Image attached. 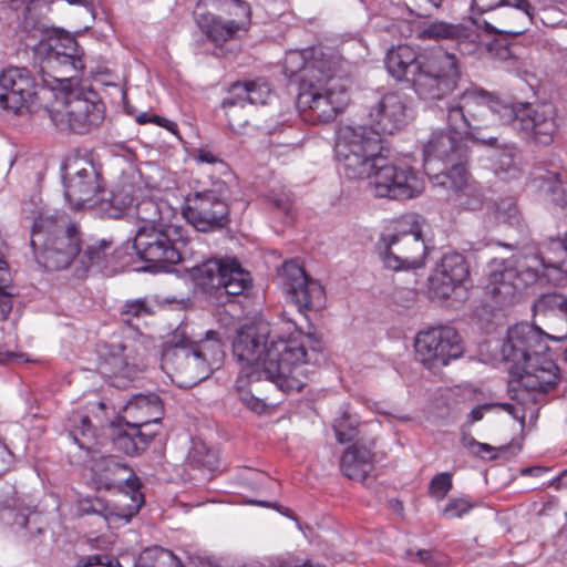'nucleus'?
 I'll return each instance as SVG.
<instances>
[{
    "instance_id": "1",
    "label": "nucleus",
    "mask_w": 567,
    "mask_h": 567,
    "mask_svg": "<svg viewBox=\"0 0 567 567\" xmlns=\"http://www.w3.org/2000/svg\"><path fill=\"white\" fill-rule=\"evenodd\" d=\"M320 351V340L313 333L298 332L284 339L271 334L266 323L244 326L233 341V354L241 364L239 386L246 378L260 379L282 392L301 391L306 385L310 361L306 347Z\"/></svg>"
},
{
    "instance_id": "2",
    "label": "nucleus",
    "mask_w": 567,
    "mask_h": 567,
    "mask_svg": "<svg viewBox=\"0 0 567 567\" xmlns=\"http://www.w3.org/2000/svg\"><path fill=\"white\" fill-rule=\"evenodd\" d=\"M385 68L398 80L411 73L417 95L433 102L451 94L460 79L456 56L441 48L417 55L412 47L399 44L388 51Z\"/></svg>"
},
{
    "instance_id": "3",
    "label": "nucleus",
    "mask_w": 567,
    "mask_h": 567,
    "mask_svg": "<svg viewBox=\"0 0 567 567\" xmlns=\"http://www.w3.org/2000/svg\"><path fill=\"white\" fill-rule=\"evenodd\" d=\"M565 260L538 255H515L493 259L487 266L485 295L496 306L512 305L535 284H558Z\"/></svg>"
},
{
    "instance_id": "4",
    "label": "nucleus",
    "mask_w": 567,
    "mask_h": 567,
    "mask_svg": "<svg viewBox=\"0 0 567 567\" xmlns=\"http://www.w3.org/2000/svg\"><path fill=\"white\" fill-rule=\"evenodd\" d=\"M225 358L216 332L193 342L183 330H177L163 346L161 368L179 388H192L219 369Z\"/></svg>"
},
{
    "instance_id": "5",
    "label": "nucleus",
    "mask_w": 567,
    "mask_h": 567,
    "mask_svg": "<svg viewBox=\"0 0 567 567\" xmlns=\"http://www.w3.org/2000/svg\"><path fill=\"white\" fill-rule=\"evenodd\" d=\"M81 231L63 216L40 214L33 223L30 246L39 265L49 270L70 266L80 254Z\"/></svg>"
},
{
    "instance_id": "6",
    "label": "nucleus",
    "mask_w": 567,
    "mask_h": 567,
    "mask_svg": "<svg viewBox=\"0 0 567 567\" xmlns=\"http://www.w3.org/2000/svg\"><path fill=\"white\" fill-rule=\"evenodd\" d=\"M30 39L37 42L41 60L42 81L51 89L78 79L85 64L74 38L56 29L34 28Z\"/></svg>"
},
{
    "instance_id": "7",
    "label": "nucleus",
    "mask_w": 567,
    "mask_h": 567,
    "mask_svg": "<svg viewBox=\"0 0 567 567\" xmlns=\"http://www.w3.org/2000/svg\"><path fill=\"white\" fill-rule=\"evenodd\" d=\"M501 106H507V102L494 97L482 89H466L447 103V124L453 131L465 134L473 141L496 146L497 137L486 136L482 130L488 126L491 122L488 116L496 117L501 124H504V111L499 110Z\"/></svg>"
},
{
    "instance_id": "8",
    "label": "nucleus",
    "mask_w": 567,
    "mask_h": 567,
    "mask_svg": "<svg viewBox=\"0 0 567 567\" xmlns=\"http://www.w3.org/2000/svg\"><path fill=\"white\" fill-rule=\"evenodd\" d=\"M350 102L346 81L337 75V66L320 76L310 74L300 81L297 105L303 117L311 123H329Z\"/></svg>"
},
{
    "instance_id": "9",
    "label": "nucleus",
    "mask_w": 567,
    "mask_h": 567,
    "mask_svg": "<svg viewBox=\"0 0 567 567\" xmlns=\"http://www.w3.org/2000/svg\"><path fill=\"white\" fill-rule=\"evenodd\" d=\"M377 251L388 269L400 271L422 267L426 246L419 217L404 216L393 228L385 229L377 243Z\"/></svg>"
},
{
    "instance_id": "10",
    "label": "nucleus",
    "mask_w": 567,
    "mask_h": 567,
    "mask_svg": "<svg viewBox=\"0 0 567 567\" xmlns=\"http://www.w3.org/2000/svg\"><path fill=\"white\" fill-rule=\"evenodd\" d=\"M334 154L347 178L364 179L382 156L381 138L365 126L343 125L337 133Z\"/></svg>"
},
{
    "instance_id": "11",
    "label": "nucleus",
    "mask_w": 567,
    "mask_h": 567,
    "mask_svg": "<svg viewBox=\"0 0 567 567\" xmlns=\"http://www.w3.org/2000/svg\"><path fill=\"white\" fill-rule=\"evenodd\" d=\"M187 243L181 225L167 223L157 226H140L133 247L141 260L152 270H167L182 260L181 248Z\"/></svg>"
},
{
    "instance_id": "12",
    "label": "nucleus",
    "mask_w": 567,
    "mask_h": 567,
    "mask_svg": "<svg viewBox=\"0 0 567 567\" xmlns=\"http://www.w3.org/2000/svg\"><path fill=\"white\" fill-rule=\"evenodd\" d=\"M517 388L514 399L525 409L545 404L547 395L554 392L560 381V369L548 352L532 357L525 364L512 368Z\"/></svg>"
},
{
    "instance_id": "13",
    "label": "nucleus",
    "mask_w": 567,
    "mask_h": 567,
    "mask_svg": "<svg viewBox=\"0 0 567 567\" xmlns=\"http://www.w3.org/2000/svg\"><path fill=\"white\" fill-rule=\"evenodd\" d=\"M465 134H458L447 124L446 130L431 134L423 147L424 167L436 184L467 168L468 147Z\"/></svg>"
},
{
    "instance_id": "14",
    "label": "nucleus",
    "mask_w": 567,
    "mask_h": 567,
    "mask_svg": "<svg viewBox=\"0 0 567 567\" xmlns=\"http://www.w3.org/2000/svg\"><path fill=\"white\" fill-rule=\"evenodd\" d=\"M369 178L371 193L379 198L412 199L424 189L423 178L408 164L388 163L382 155Z\"/></svg>"
},
{
    "instance_id": "15",
    "label": "nucleus",
    "mask_w": 567,
    "mask_h": 567,
    "mask_svg": "<svg viewBox=\"0 0 567 567\" xmlns=\"http://www.w3.org/2000/svg\"><path fill=\"white\" fill-rule=\"evenodd\" d=\"M193 277L204 291L240 296L251 285L250 274L236 258H212L193 268Z\"/></svg>"
},
{
    "instance_id": "16",
    "label": "nucleus",
    "mask_w": 567,
    "mask_h": 567,
    "mask_svg": "<svg viewBox=\"0 0 567 567\" xmlns=\"http://www.w3.org/2000/svg\"><path fill=\"white\" fill-rule=\"evenodd\" d=\"M227 193L226 184L218 182L210 189L189 194L185 198L183 216L197 231L209 233L224 228L229 221Z\"/></svg>"
},
{
    "instance_id": "17",
    "label": "nucleus",
    "mask_w": 567,
    "mask_h": 567,
    "mask_svg": "<svg viewBox=\"0 0 567 567\" xmlns=\"http://www.w3.org/2000/svg\"><path fill=\"white\" fill-rule=\"evenodd\" d=\"M415 357L426 369L441 370L463 355L464 346L458 332L450 326L431 327L414 339Z\"/></svg>"
},
{
    "instance_id": "18",
    "label": "nucleus",
    "mask_w": 567,
    "mask_h": 567,
    "mask_svg": "<svg viewBox=\"0 0 567 567\" xmlns=\"http://www.w3.org/2000/svg\"><path fill=\"white\" fill-rule=\"evenodd\" d=\"M504 111V124H511L514 130L522 132L525 137L535 143L548 145L553 142L557 130L556 107L551 103H542L533 106L529 103L501 106Z\"/></svg>"
},
{
    "instance_id": "19",
    "label": "nucleus",
    "mask_w": 567,
    "mask_h": 567,
    "mask_svg": "<svg viewBox=\"0 0 567 567\" xmlns=\"http://www.w3.org/2000/svg\"><path fill=\"white\" fill-rule=\"evenodd\" d=\"M82 94H71L68 100L56 107L49 110L54 125L61 131L86 134L97 128L104 121L105 107L101 101Z\"/></svg>"
},
{
    "instance_id": "20",
    "label": "nucleus",
    "mask_w": 567,
    "mask_h": 567,
    "mask_svg": "<svg viewBox=\"0 0 567 567\" xmlns=\"http://www.w3.org/2000/svg\"><path fill=\"white\" fill-rule=\"evenodd\" d=\"M64 197L74 209H80L94 200L101 192V177L92 159L70 155L63 165Z\"/></svg>"
},
{
    "instance_id": "21",
    "label": "nucleus",
    "mask_w": 567,
    "mask_h": 567,
    "mask_svg": "<svg viewBox=\"0 0 567 567\" xmlns=\"http://www.w3.org/2000/svg\"><path fill=\"white\" fill-rule=\"evenodd\" d=\"M99 369L105 375L133 380L145 370V349L132 339H117L105 342L99 350Z\"/></svg>"
},
{
    "instance_id": "22",
    "label": "nucleus",
    "mask_w": 567,
    "mask_h": 567,
    "mask_svg": "<svg viewBox=\"0 0 567 567\" xmlns=\"http://www.w3.org/2000/svg\"><path fill=\"white\" fill-rule=\"evenodd\" d=\"M282 289L306 317V311L320 310L326 303V292L319 281L307 276L295 261H286L279 272Z\"/></svg>"
},
{
    "instance_id": "23",
    "label": "nucleus",
    "mask_w": 567,
    "mask_h": 567,
    "mask_svg": "<svg viewBox=\"0 0 567 567\" xmlns=\"http://www.w3.org/2000/svg\"><path fill=\"white\" fill-rule=\"evenodd\" d=\"M208 8L230 14H237V11L248 14L249 10L247 3L241 0H198L194 11L196 23L203 33L217 44L231 39L239 30V24L235 20H221L207 11Z\"/></svg>"
},
{
    "instance_id": "24",
    "label": "nucleus",
    "mask_w": 567,
    "mask_h": 567,
    "mask_svg": "<svg viewBox=\"0 0 567 567\" xmlns=\"http://www.w3.org/2000/svg\"><path fill=\"white\" fill-rule=\"evenodd\" d=\"M35 84L25 68L11 66L0 74V109L23 115L30 111L35 97Z\"/></svg>"
},
{
    "instance_id": "25",
    "label": "nucleus",
    "mask_w": 567,
    "mask_h": 567,
    "mask_svg": "<svg viewBox=\"0 0 567 567\" xmlns=\"http://www.w3.org/2000/svg\"><path fill=\"white\" fill-rule=\"evenodd\" d=\"M545 338L544 332L538 327L525 322L515 324L507 331L506 340L501 350L502 355L505 361L513 363L512 368L523 365L532 357L549 352Z\"/></svg>"
},
{
    "instance_id": "26",
    "label": "nucleus",
    "mask_w": 567,
    "mask_h": 567,
    "mask_svg": "<svg viewBox=\"0 0 567 567\" xmlns=\"http://www.w3.org/2000/svg\"><path fill=\"white\" fill-rule=\"evenodd\" d=\"M371 130L380 134H394L405 127L411 118L405 96L398 92L382 95L369 111Z\"/></svg>"
},
{
    "instance_id": "27",
    "label": "nucleus",
    "mask_w": 567,
    "mask_h": 567,
    "mask_svg": "<svg viewBox=\"0 0 567 567\" xmlns=\"http://www.w3.org/2000/svg\"><path fill=\"white\" fill-rule=\"evenodd\" d=\"M271 99V89L268 82L262 79L233 84L230 89V96L225 99L223 102L230 127L235 130L236 127H241L247 123V120L243 122L238 121L237 106L243 107L246 103L265 105L269 103Z\"/></svg>"
},
{
    "instance_id": "28",
    "label": "nucleus",
    "mask_w": 567,
    "mask_h": 567,
    "mask_svg": "<svg viewBox=\"0 0 567 567\" xmlns=\"http://www.w3.org/2000/svg\"><path fill=\"white\" fill-rule=\"evenodd\" d=\"M338 60L326 54L320 48H307L303 50H290L284 60V72L287 76L299 75V82L305 80L310 72L316 76L338 65Z\"/></svg>"
},
{
    "instance_id": "29",
    "label": "nucleus",
    "mask_w": 567,
    "mask_h": 567,
    "mask_svg": "<svg viewBox=\"0 0 567 567\" xmlns=\"http://www.w3.org/2000/svg\"><path fill=\"white\" fill-rule=\"evenodd\" d=\"M535 316L546 319L545 324L550 332L546 339L560 341L567 338V297L550 292L540 295L533 305Z\"/></svg>"
},
{
    "instance_id": "30",
    "label": "nucleus",
    "mask_w": 567,
    "mask_h": 567,
    "mask_svg": "<svg viewBox=\"0 0 567 567\" xmlns=\"http://www.w3.org/2000/svg\"><path fill=\"white\" fill-rule=\"evenodd\" d=\"M533 11L534 8L530 3L528 8L504 7L492 21L476 19L475 23L488 34L516 37L523 34L528 29Z\"/></svg>"
},
{
    "instance_id": "31",
    "label": "nucleus",
    "mask_w": 567,
    "mask_h": 567,
    "mask_svg": "<svg viewBox=\"0 0 567 567\" xmlns=\"http://www.w3.org/2000/svg\"><path fill=\"white\" fill-rule=\"evenodd\" d=\"M92 472L97 483L110 489L126 483L127 487L133 491V496L141 495L137 493L140 487L138 478L131 467L121 462L118 457L113 455H103L93 460Z\"/></svg>"
},
{
    "instance_id": "32",
    "label": "nucleus",
    "mask_w": 567,
    "mask_h": 567,
    "mask_svg": "<svg viewBox=\"0 0 567 567\" xmlns=\"http://www.w3.org/2000/svg\"><path fill=\"white\" fill-rule=\"evenodd\" d=\"M127 427H138L150 431L151 425L157 424L163 416V404L157 394H136L124 406Z\"/></svg>"
},
{
    "instance_id": "33",
    "label": "nucleus",
    "mask_w": 567,
    "mask_h": 567,
    "mask_svg": "<svg viewBox=\"0 0 567 567\" xmlns=\"http://www.w3.org/2000/svg\"><path fill=\"white\" fill-rule=\"evenodd\" d=\"M131 501L132 504L125 507L111 508L97 497L80 499L78 503V515H96L109 527L118 522L127 524L138 513L144 502L142 495L132 496Z\"/></svg>"
},
{
    "instance_id": "34",
    "label": "nucleus",
    "mask_w": 567,
    "mask_h": 567,
    "mask_svg": "<svg viewBox=\"0 0 567 567\" xmlns=\"http://www.w3.org/2000/svg\"><path fill=\"white\" fill-rule=\"evenodd\" d=\"M145 192V185L135 176H124L111 192L107 214L112 218L128 217L131 207Z\"/></svg>"
},
{
    "instance_id": "35",
    "label": "nucleus",
    "mask_w": 567,
    "mask_h": 567,
    "mask_svg": "<svg viewBox=\"0 0 567 567\" xmlns=\"http://www.w3.org/2000/svg\"><path fill=\"white\" fill-rule=\"evenodd\" d=\"M373 442H355L341 456L340 468L350 480L364 481L374 467Z\"/></svg>"
},
{
    "instance_id": "36",
    "label": "nucleus",
    "mask_w": 567,
    "mask_h": 567,
    "mask_svg": "<svg viewBox=\"0 0 567 567\" xmlns=\"http://www.w3.org/2000/svg\"><path fill=\"white\" fill-rule=\"evenodd\" d=\"M452 189L455 194V202L458 206L476 210L483 206L484 194L482 188L471 179L467 168L455 173L454 176L440 184Z\"/></svg>"
},
{
    "instance_id": "37",
    "label": "nucleus",
    "mask_w": 567,
    "mask_h": 567,
    "mask_svg": "<svg viewBox=\"0 0 567 567\" xmlns=\"http://www.w3.org/2000/svg\"><path fill=\"white\" fill-rule=\"evenodd\" d=\"M79 260L85 270L104 271L114 266L115 247L112 240L100 239L86 245Z\"/></svg>"
},
{
    "instance_id": "38",
    "label": "nucleus",
    "mask_w": 567,
    "mask_h": 567,
    "mask_svg": "<svg viewBox=\"0 0 567 567\" xmlns=\"http://www.w3.org/2000/svg\"><path fill=\"white\" fill-rule=\"evenodd\" d=\"M165 213H169L168 207L156 200L145 185V192L140 196L134 207H131L128 218H134L143 223L142 226H157L159 224H167L164 220Z\"/></svg>"
},
{
    "instance_id": "39",
    "label": "nucleus",
    "mask_w": 567,
    "mask_h": 567,
    "mask_svg": "<svg viewBox=\"0 0 567 567\" xmlns=\"http://www.w3.org/2000/svg\"><path fill=\"white\" fill-rule=\"evenodd\" d=\"M156 435L155 431H142L138 427H127L114 440L116 447L127 455L138 454Z\"/></svg>"
},
{
    "instance_id": "40",
    "label": "nucleus",
    "mask_w": 567,
    "mask_h": 567,
    "mask_svg": "<svg viewBox=\"0 0 567 567\" xmlns=\"http://www.w3.org/2000/svg\"><path fill=\"white\" fill-rule=\"evenodd\" d=\"M536 179L539 182L538 187L550 196L555 205L567 207V174L547 171Z\"/></svg>"
},
{
    "instance_id": "41",
    "label": "nucleus",
    "mask_w": 567,
    "mask_h": 567,
    "mask_svg": "<svg viewBox=\"0 0 567 567\" xmlns=\"http://www.w3.org/2000/svg\"><path fill=\"white\" fill-rule=\"evenodd\" d=\"M261 382H266L264 375H260V379L246 378L243 386H239L238 377L235 385L241 403L247 409L258 414L265 412L267 408V398H260L256 395V393L260 394L262 392L259 385Z\"/></svg>"
},
{
    "instance_id": "42",
    "label": "nucleus",
    "mask_w": 567,
    "mask_h": 567,
    "mask_svg": "<svg viewBox=\"0 0 567 567\" xmlns=\"http://www.w3.org/2000/svg\"><path fill=\"white\" fill-rule=\"evenodd\" d=\"M91 547L94 549H99L104 553L87 555L79 558L74 567H92V566H105V567H122L118 559L114 556L106 554L110 546L112 545L111 540L105 539L104 537H96L90 540Z\"/></svg>"
},
{
    "instance_id": "43",
    "label": "nucleus",
    "mask_w": 567,
    "mask_h": 567,
    "mask_svg": "<svg viewBox=\"0 0 567 567\" xmlns=\"http://www.w3.org/2000/svg\"><path fill=\"white\" fill-rule=\"evenodd\" d=\"M493 167L496 174H507L515 177L518 173L519 153L512 144L496 147L492 155Z\"/></svg>"
},
{
    "instance_id": "44",
    "label": "nucleus",
    "mask_w": 567,
    "mask_h": 567,
    "mask_svg": "<svg viewBox=\"0 0 567 567\" xmlns=\"http://www.w3.org/2000/svg\"><path fill=\"white\" fill-rule=\"evenodd\" d=\"M436 268L457 286L462 285L470 275L468 265L464 256L458 252L444 255Z\"/></svg>"
},
{
    "instance_id": "45",
    "label": "nucleus",
    "mask_w": 567,
    "mask_h": 567,
    "mask_svg": "<svg viewBox=\"0 0 567 567\" xmlns=\"http://www.w3.org/2000/svg\"><path fill=\"white\" fill-rule=\"evenodd\" d=\"M141 567L178 566V558L168 549L159 546L145 548L138 558Z\"/></svg>"
},
{
    "instance_id": "46",
    "label": "nucleus",
    "mask_w": 567,
    "mask_h": 567,
    "mask_svg": "<svg viewBox=\"0 0 567 567\" xmlns=\"http://www.w3.org/2000/svg\"><path fill=\"white\" fill-rule=\"evenodd\" d=\"M456 32H460V24H452L444 21H434L421 25L416 30V35L421 40H453Z\"/></svg>"
},
{
    "instance_id": "47",
    "label": "nucleus",
    "mask_w": 567,
    "mask_h": 567,
    "mask_svg": "<svg viewBox=\"0 0 567 567\" xmlns=\"http://www.w3.org/2000/svg\"><path fill=\"white\" fill-rule=\"evenodd\" d=\"M152 315V307L145 299H134L125 301L120 312L121 320L131 327L136 326V322L147 317H151Z\"/></svg>"
},
{
    "instance_id": "48",
    "label": "nucleus",
    "mask_w": 567,
    "mask_h": 567,
    "mask_svg": "<svg viewBox=\"0 0 567 567\" xmlns=\"http://www.w3.org/2000/svg\"><path fill=\"white\" fill-rule=\"evenodd\" d=\"M456 44V49L466 55L475 54V53H485L484 44L480 40V35L476 31L471 30L466 27L460 24V32H456L454 39L452 40Z\"/></svg>"
},
{
    "instance_id": "49",
    "label": "nucleus",
    "mask_w": 567,
    "mask_h": 567,
    "mask_svg": "<svg viewBox=\"0 0 567 567\" xmlns=\"http://www.w3.org/2000/svg\"><path fill=\"white\" fill-rule=\"evenodd\" d=\"M457 287L452 280H449L437 268L429 277V291L433 298H447Z\"/></svg>"
},
{
    "instance_id": "50",
    "label": "nucleus",
    "mask_w": 567,
    "mask_h": 567,
    "mask_svg": "<svg viewBox=\"0 0 567 567\" xmlns=\"http://www.w3.org/2000/svg\"><path fill=\"white\" fill-rule=\"evenodd\" d=\"M495 216L499 223L509 226L518 225L520 221L519 210L513 198H503L495 204Z\"/></svg>"
},
{
    "instance_id": "51",
    "label": "nucleus",
    "mask_w": 567,
    "mask_h": 567,
    "mask_svg": "<svg viewBox=\"0 0 567 567\" xmlns=\"http://www.w3.org/2000/svg\"><path fill=\"white\" fill-rule=\"evenodd\" d=\"M504 7L528 8V0H472V11L483 14L485 12Z\"/></svg>"
},
{
    "instance_id": "52",
    "label": "nucleus",
    "mask_w": 567,
    "mask_h": 567,
    "mask_svg": "<svg viewBox=\"0 0 567 567\" xmlns=\"http://www.w3.org/2000/svg\"><path fill=\"white\" fill-rule=\"evenodd\" d=\"M333 430L336 437L340 443L354 440L359 433L355 421H353L349 415H343L342 417L336 420Z\"/></svg>"
},
{
    "instance_id": "53",
    "label": "nucleus",
    "mask_w": 567,
    "mask_h": 567,
    "mask_svg": "<svg viewBox=\"0 0 567 567\" xmlns=\"http://www.w3.org/2000/svg\"><path fill=\"white\" fill-rule=\"evenodd\" d=\"M473 508L470 498L458 497L450 498L442 511V515L446 519L461 518Z\"/></svg>"
},
{
    "instance_id": "54",
    "label": "nucleus",
    "mask_w": 567,
    "mask_h": 567,
    "mask_svg": "<svg viewBox=\"0 0 567 567\" xmlns=\"http://www.w3.org/2000/svg\"><path fill=\"white\" fill-rule=\"evenodd\" d=\"M452 488V476L450 473L436 474L430 482V495L442 501Z\"/></svg>"
},
{
    "instance_id": "55",
    "label": "nucleus",
    "mask_w": 567,
    "mask_h": 567,
    "mask_svg": "<svg viewBox=\"0 0 567 567\" xmlns=\"http://www.w3.org/2000/svg\"><path fill=\"white\" fill-rule=\"evenodd\" d=\"M484 52L488 54L489 58L499 61H508L514 56L508 44L499 39H494L491 42H486L484 44Z\"/></svg>"
},
{
    "instance_id": "56",
    "label": "nucleus",
    "mask_w": 567,
    "mask_h": 567,
    "mask_svg": "<svg viewBox=\"0 0 567 567\" xmlns=\"http://www.w3.org/2000/svg\"><path fill=\"white\" fill-rule=\"evenodd\" d=\"M495 408H502L508 413H513V405L509 403H484L475 406L468 414V423H475L484 417L485 412H488Z\"/></svg>"
},
{
    "instance_id": "57",
    "label": "nucleus",
    "mask_w": 567,
    "mask_h": 567,
    "mask_svg": "<svg viewBox=\"0 0 567 567\" xmlns=\"http://www.w3.org/2000/svg\"><path fill=\"white\" fill-rule=\"evenodd\" d=\"M270 202L284 215L290 216L293 209V198L290 193L272 194Z\"/></svg>"
},
{
    "instance_id": "58",
    "label": "nucleus",
    "mask_w": 567,
    "mask_h": 567,
    "mask_svg": "<svg viewBox=\"0 0 567 567\" xmlns=\"http://www.w3.org/2000/svg\"><path fill=\"white\" fill-rule=\"evenodd\" d=\"M11 292L0 291V319L6 320L12 310Z\"/></svg>"
},
{
    "instance_id": "59",
    "label": "nucleus",
    "mask_w": 567,
    "mask_h": 567,
    "mask_svg": "<svg viewBox=\"0 0 567 567\" xmlns=\"http://www.w3.org/2000/svg\"><path fill=\"white\" fill-rule=\"evenodd\" d=\"M12 454L8 446L0 441V473L11 463Z\"/></svg>"
},
{
    "instance_id": "60",
    "label": "nucleus",
    "mask_w": 567,
    "mask_h": 567,
    "mask_svg": "<svg viewBox=\"0 0 567 567\" xmlns=\"http://www.w3.org/2000/svg\"><path fill=\"white\" fill-rule=\"evenodd\" d=\"M11 275L7 268V265L0 267V291L7 290L10 287Z\"/></svg>"
},
{
    "instance_id": "61",
    "label": "nucleus",
    "mask_w": 567,
    "mask_h": 567,
    "mask_svg": "<svg viewBox=\"0 0 567 567\" xmlns=\"http://www.w3.org/2000/svg\"><path fill=\"white\" fill-rule=\"evenodd\" d=\"M151 121L153 123H156L159 126H163V127L167 128L172 133H176V131H177L176 123H174V122H172V121H169L167 118H163V117H159L157 115H153Z\"/></svg>"
},
{
    "instance_id": "62",
    "label": "nucleus",
    "mask_w": 567,
    "mask_h": 567,
    "mask_svg": "<svg viewBox=\"0 0 567 567\" xmlns=\"http://www.w3.org/2000/svg\"><path fill=\"white\" fill-rule=\"evenodd\" d=\"M151 121L153 123H156L159 126H163V127L167 128L172 133H176V131H177L176 123H174V122H172V121H169L167 118H163V117H159L157 115H153Z\"/></svg>"
},
{
    "instance_id": "63",
    "label": "nucleus",
    "mask_w": 567,
    "mask_h": 567,
    "mask_svg": "<svg viewBox=\"0 0 567 567\" xmlns=\"http://www.w3.org/2000/svg\"><path fill=\"white\" fill-rule=\"evenodd\" d=\"M493 452H494V447L493 446H491L487 443L478 442L477 445H476L475 451L473 452V455H476V456H480V457H485V454H491Z\"/></svg>"
},
{
    "instance_id": "64",
    "label": "nucleus",
    "mask_w": 567,
    "mask_h": 567,
    "mask_svg": "<svg viewBox=\"0 0 567 567\" xmlns=\"http://www.w3.org/2000/svg\"><path fill=\"white\" fill-rule=\"evenodd\" d=\"M415 556L426 565H433L434 560L432 559V551L426 549H420L415 553Z\"/></svg>"
}]
</instances>
